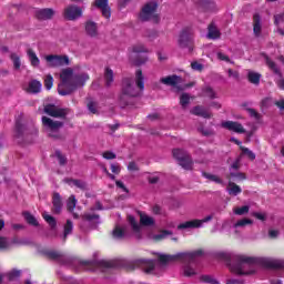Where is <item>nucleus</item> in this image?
Listing matches in <instances>:
<instances>
[{"label":"nucleus","instance_id":"nucleus-1","mask_svg":"<svg viewBox=\"0 0 284 284\" xmlns=\"http://www.w3.org/2000/svg\"><path fill=\"white\" fill-rule=\"evenodd\" d=\"M220 258L233 264H229L231 272L239 274V276H250L256 273L254 265H263L264 267H271L273 270H281L284 267L283 261L272 257H250L247 255H235L232 257L230 253H220Z\"/></svg>","mask_w":284,"mask_h":284},{"label":"nucleus","instance_id":"nucleus-2","mask_svg":"<svg viewBox=\"0 0 284 284\" xmlns=\"http://www.w3.org/2000/svg\"><path fill=\"white\" fill-rule=\"evenodd\" d=\"M61 83L58 85V92L61 97H68L72 92H77L79 88L85 85V81L90 80V75L85 72L74 73L72 68L63 69L60 73Z\"/></svg>","mask_w":284,"mask_h":284},{"label":"nucleus","instance_id":"nucleus-3","mask_svg":"<svg viewBox=\"0 0 284 284\" xmlns=\"http://www.w3.org/2000/svg\"><path fill=\"white\" fill-rule=\"evenodd\" d=\"M144 88L145 82L143 78V71L138 70L135 72V82L130 78H125L122 81V90L119 95L120 108H126V105H130V100L134 99V97H139Z\"/></svg>","mask_w":284,"mask_h":284},{"label":"nucleus","instance_id":"nucleus-4","mask_svg":"<svg viewBox=\"0 0 284 284\" xmlns=\"http://www.w3.org/2000/svg\"><path fill=\"white\" fill-rule=\"evenodd\" d=\"M202 254L203 250L182 252L174 255L160 254L159 261L162 265H166V263H175V261H186L187 263H194L196 258L201 257Z\"/></svg>","mask_w":284,"mask_h":284},{"label":"nucleus","instance_id":"nucleus-5","mask_svg":"<svg viewBox=\"0 0 284 284\" xmlns=\"http://www.w3.org/2000/svg\"><path fill=\"white\" fill-rule=\"evenodd\" d=\"M122 267H125L128 272H134V270H143L145 274H152L154 270V261L138 258V260H124L121 262Z\"/></svg>","mask_w":284,"mask_h":284},{"label":"nucleus","instance_id":"nucleus-6","mask_svg":"<svg viewBox=\"0 0 284 284\" xmlns=\"http://www.w3.org/2000/svg\"><path fill=\"white\" fill-rule=\"evenodd\" d=\"M156 10H159V3H156L155 1L144 4L139 14L140 21L159 23V21H161V16H159Z\"/></svg>","mask_w":284,"mask_h":284},{"label":"nucleus","instance_id":"nucleus-7","mask_svg":"<svg viewBox=\"0 0 284 284\" xmlns=\"http://www.w3.org/2000/svg\"><path fill=\"white\" fill-rule=\"evenodd\" d=\"M42 125L51 139L59 140L61 139V128H63V122L54 121L51 118L42 116Z\"/></svg>","mask_w":284,"mask_h":284},{"label":"nucleus","instance_id":"nucleus-8","mask_svg":"<svg viewBox=\"0 0 284 284\" xmlns=\"http://www.w3.org/2000/svg\"><path fill=\"white\" fill-rule=\"evenodd\" d=\"M160 83H162L163 85H169L173 88L174 92H183V90H186V88H192L193 85V84L181 85V83H183V79L176 74L161 78Z\"/></svg>","mask_w":284,"mask_h":284},{"label":"nucleus","instance_id":"nucleus-9","mask_svg":"<svg viewBox=\"0 0 284 284\" xmlns=\"http://www.w3.org/2000/svg\"><path fill=\"white\" fill-rule=\"evenodd\" d=\"M179 47L187 52H194V38L192 36V30L183 29L179 36L178 40Z\"/></svg>","mask_w":284,"mask_h":284},{"label":"nucleus","instance_id":"nucleus-10","mask_svg":"<svg viewBox=\"0 0 284 284\" xmlns=\"http://www.w3.org/2000/svg\"><path fill=\"white\" fill-rule=\"evenodd\" d=\"M131 63H133L134 65H143V63L148 62V57H139V54H141L142 52L148 53L150 52V50L148 48H145L144 44L138 43L134 44L131 48Z\"/></svg>","mask_w":284,"mask_h":284},{"label":"nucleus","instance_id":"nucleus-11","mask_svg":"<svg viewBox=\"0 0 284 284\" xmlns=\"http://www.w3.org/2000/svg\"><path fill=\"white\" fill-rule=\"evenodd\" d=\"M173 156L179 161V165H181L183 170H192L194 162L192 161L189 152L181 149H174Z\"/></svg>","mask_w":284,"mask_h":284},{"label":"nucleus","instance_id":"nucleus-12","mask_svg":"<svg viewBox=\"0 0 284 284\" xmlns=\"http://www.w3.org/2000/svg\"><path fill=\"white\" fill-rule=\"evenodd\" d=\"M39 131L34 126H28L22 124L20 121H17L16 123V138L17 139H23L24 141H28L30 136H37Z\"/></svg>","mask_w":284,"mask_h":284},{"label":"nucleus","instance_id":"nucleus-13","mask_svg":"<svg viewBox=\"0 0 284 284\" xmlns=\"http://www.w3.org/2000/svg\"><path fill=\"white\" fill-rule=\"evenodd\" d=\"M47 68H63L70 65V58L68 55L49 54L45 55Z\"/></svg>","mask_w":284,"mask_h":284},{"label":"nucleus","instance_id":"nucleus-14","mask_svg":"<svg viewBox=\"0 0 284 284\" xmlns=\"http://www.w3.org/2000/svg\"><path fill=\"white\" fill-rule=\"evenodd\" d=\"M62 17L67 21H77V19L83 17V9L77 4H69L63 9Z\"/></svg>","mask_w":284,"mask_h":284},{"label":"nucleus","instance_id":"nucleus-15","mask_svg":"<svg viewBox=\"0 0 284 284\" xmlns=\"http://www.w3.org/2000/svg\"><path fill=\"white\" fill-rule=\"evenodd\" d=\"M43 112L49 116H53V119H67L68 114H70V109H62L54 104H47L44 105Z\"/></svg>","mask_w":284,"mask_h":284},{"label":"nucleus","instance_id":"nucleus-16","mask_svg":"<svg viewBox=\"0 0 284 284\" xmlns=\"http://www.w3.org/2000/svg\"><path fill=\"white\" fill-rule=\"evenodd\" d=\"M54 14H57V11L52 8H44V9H38L34 12V18L38 21H50L54 19Z\"/></svg>","mask_w":284,"mask_h":284},{"label":"nucleus","instance_id":"nucleus-17","mask_svg":"<svg viewBox=\"0 0 284 284\" xmlns=\"http://www.w3.org/2000/svg\"><path fill=\"white\" fill-rule=\"evenodd\" d=\"M222 128L230 130V132H235L236 134H245V128L240 122L225 121L222 122Z\"/></svg>","mask_w":284,"mask_h":284},{"label":"nucleus","instance_id":"nucleus-18","mask_svg":"<svg viewBox=\"0 0 284 284\" xmlns=\"http://www.w3.org/2000/svg\"><path fill=\"white\" fill-rule=\"evenodd\" d=\"M93 6H95V8L101 10L104 19H110V17L112 16V11L110 9V6L108 4V0H95L93 2Z\"/></svg>","mask_w":284,"mask_h":284},{"label":"nucleus","instance_id":"nucleus-19","mask_svg":"<svg viewBox=\"0 0 284 284\" xmlns=\"http://www.w3.org/2000/svg\"><path fill=\"white\" fill-rule=\"evenodd\" d=\"M84 32L87 37H91L92 39L99 37V26L97 22L89 20L84 23Z\"/></svg>","mask_w":284,"mask_h":284},{"label":"nucleus","instance_id":"nucleus-20","mask_svg":"<svg viewBox=\"0 0 284 284\" xmlns=\"http://www.w3.org/2000/svg\"><path fill=\"white\" fill-rule=\"evenodd\" d=\"M45 256H48V258H50L51 261H58V263L65 264L70 262V258L68 256L58 251H48L45 252Z\"/></svg>","mask_w":284,"mask_h":284},{"label":"nucleus","instance_id":"nucleus-21","mask_svg":"<svg viewBox=\"0 0 284 284\" xmlns=\"http://www.w3.org/2000/svg\"><path fill=\"white\" fill-rule=\"evenodd\" d=\"M191 114L194 116H202V119H212V112H210L203 105H196L191 110Z\"/></svg>","mask_w":284,"mask_h":284},{"label":"nucleus","instance_id":"nucleus-22","mask_svg":"<svg viewBox=\"0 0 284 284\" xmlns=\"http://www.w3.org/2000/svg\"><path fill=\"white\" fill-rule=\"evenodd\" d=\"M52 205L53 214H61V210H63V200L59 193H53Z\"/></svg>","mask_w":284,"mask_h":284},{"label":"nucleus","instance_id":"nucleus-23","mask_svg":"<svg viewBox=\"0 0 284 284\" xmlns=\"http://www.w3.org/2000/svg\"><path fill=\"white\" fill-rule=\"evenodd\" d=\"M202 227L201 220H191L178 225V230H196Z\"/></svg>","mask_w":284,"mask_h":284},{"label":"nucleus","instance_id":"nucleus-24","mask_svg":"<svg viewBox=\"0 0 284 284\" xmlns=\"http://www.w3.org/2000/svg\"><path fill=\"white\" fill-rule=\"evenodd\" d=\"M226 179L229 182L232 181L234 183V181H245V179H247V175H245V173L243 172L230 170Z\"/></svg>","mask_w":284,"mask_h":284},{"label":"nucleus","instance_id":"nucleus-25","mask_svg":"<svg viewBox=\"0 0 284 284\" xmlns=\"http://www.w3.org/2000/svg\"><path fill=\"white\" fill-rule=\"evenodd\" d=\"M263 30V26L261 24V16L255 13L253 16V33L255 37H261V31Z\"/></svg>","mask_w":284,"mask_h":284},{"label":"nucleus","instance_id":"nucleus-26","mask_svg":"<svg viewBox=\"0 0 284 284\" xmlns=\"http://www.w3.org/2000/svg\"><path fill=\"white\" fill-rule=\"evenodd\" d=\"M41 81L39 80H31L29 82V87L27 89V91L29 92V94H39V92H41Z\"/></svg>","mask_w":284,"mask_h":284},{"label":"nucleus","instance_id":"nucleus-27","mask_svg":"<svg viewBox=\"0 0 284 284\" xmlns=\"http://www.w3.org/2000/svg\"><path fill=\"white\" fill-rule=\"evenodd\" d=\"M264 59H265V63L270 68V70H272L274 72V74H277V77H280V79H283V73L281 72V69H278V67L276 65V62L272 61V59H270V57H267V55H264Z\"/></svg>","mask_w":284,"mask_h":284},{"label":"nucleus","instance_id":"nucleus-28","mask_svg":"<svg viewBox=\"0 0 284 284\" xmlns=\"http://www.w3.org/2000/svg\"><path fill=\"white\" fill-rule=\"evenodd\" d=\"M207 30H209L207 39H213V40L221 39V31L219 30L216 24L214 23L209 24Z\"/></svg>","mask_w":284,"mask_h":284},{"label":"nucleus","instance_id":"nucleus-29","mask_svg":"<svg viewBox=\"0 0 284 284\" xmlns=\"http://www.w3.org/2000/svg\"><path fill=\"white\" fill-rule=\"evenodd\" d=\"M74 207H77V197L71 195L67 202V210L71 212L73 219H79V215L74 212Z\"/></svg>","mask_w":284,"mask_h":284},{"label":"nucleus","instance_id":"nucleus-30","mask_svg":"<svg viewBox=\"0 0 284 284\" xmlns=\"http://www.w3.org/2000/svg\"><path fill=\"white\" fill-rule=\"evenodd\" d=\"M227 192L230 196H239V194L243 192V189H241V186H239L236 183L230 181L227 185Z\"/></svg>","mask_w":284,"mask_h":284},{"label":"nucleus","instance_id":"nucleus-31","mask_svg":"<svg viewBox=\"0 0 284 284\" xmlns=\"http://www.w3.org/2000/svg\"><path fill=\"white\" fill-rule=\"evenodd\" d=\"M27 54L29 57V61L32 68H39L41 60H39V57H37V53L34 52V50L28 49Z\"/></svg>","mask_w":284,"mask_h":284},{"label":"nucleus","instance_id":"nucleus-32","mask_svg":"<svg viewBox=\"0 0 284 284\" xmlns=\"http://www.w3.org/2000/svg\"><path fill=\"white\" fill-rule=\"evenodd\" d=\"M104 80L106 88H110L114 83V71L108 67L104 70Z\"/></svg>","mask_w":284,"mask_h":284},{"label":"nucleus","instance_id":"nucleus-33","mask_svg":"<svg viewBox=\"0 0 284 284\" xmlns=\"http://www.w3.org/2000/svg\"><path fill=\"white\" fill-rule=\"evenodd\" d=\"M64 183H68V185H75L79 190H87L88 187V184L81 180L64 179Z\"/></svg>","mask_w":284,"mask_h":284},{"label":"nucleus","instance_id":"nucleus-34","mask_svg":"<svg viewBox=\"0 0 284 284\" xmlns=\"http://www.w3.org/2000/svg\"><path fill=\"white\" fill-rule=\"evenodd\" d=\"M83 221H88L89 223H95V225H99L101 221L99 220L100 216L97 213H84L82 216Z\"/></svg>","mask_w":284,"mask_h":284},{"label":"nucleus","instance_id":"nucleus-35","mask_svg":"<svg viewBox=\"0 0 284 284\" xmlns=\"http://www.w3.org/2000/svg\"><path fill=\"white\" fill-rule=\"evenodd\" d=\"M139 214L141 225H144L145 227L154 225V217L148 216L146 214H143L141 212Z\"/></svg>","mask_w":284,"mask_h":284},{"label":"nucleus","instance_id":"nucleus-36","mask_svg":"<svg viewBox=\"0 0 284 284\" xmlns=\"http://www.w3.org/2000/svg\"><path fill=\"white\" fill-rule=\"evenodd\" d=\"M82 265H100L101 267H116V263L105 262V261H101V262L85 261V262H82Z\"/></svg>","mask_w":284,"mask_h":284},{"label":"nucleus","instance_id":"nucleus-37","mask_svg":"<svg viewBox=\"0 0 284 284\" xmlns=\"http://www.w3.org/2000/svg\"><path fill=\"white\" fill-rule=\"evenodd\" d=\"M247 80L250 81V83H253V85H258V83H261V73L248 71Z\"/></svg>","mask_w":284,"mask_h":284},{"label":"nucleus","instance_id":"nucleus-38","mask_svg":"<svg viewBox=\"0 0 284 284\" xmlns=\"http://www.w3.org/2000/svg\"><path fill=\"white\" fill-rule=\"evenodd\" d=\"M197 132H200V134H202V136H214L215 132L212 129H206L205 125H203V123H199L197 125Z\"/></svg>","mask_w":284,"mask_h":284},{"label":"nucleus","instance_id":"nucleus-39","mask_svg":"<svg viewBox=\"0 0 284 284\" xmlns=\"http://www.w3.org/2000/svg\"><path fill=\"white\" fill-rule=\"evenodd\" d=\"M10 59L13 63V70H21V57L14 52H11Z\"/></svg>","mask_w":284,"mask_h":284},{"label":"nucleus","instance_id":"nucleus-40","mask_svg":"<svg viewBox=\"0 0 284 284\" xmlns=\"http://www.w3.org/2000/svg\"><path fill=\"white\" fill-rule=\"evenodd\" d=\"M112 237L121 241V239L125 237V231L121 226H115L112 231Z\"/></svg>","mask_w":284,"mask_h":284},{"label":"nucleus","instance_id":"nucleus-41","mask_svg":"<svg viewBox=\"0 0 284 284\" xmlns=\"http://www.w3.org/2000/svg\"><path fill=\"white\" fill-rule=\"evenodd\" d=\"M202 176H204V179H207L209 181H213V183H219L220 185H223V180H221L219 175H214L207 172H202Z\"/></svg>","mask_w":284,"mask_h":284},{"label":"nucleus","instance_id":"nucleus-42","mask_svg":"<svg viewBox=\"0 0 284 284\" xmlns=\"http://www.w3.org/2000/svg\"><path fill=\"white\" fill-rule=\"evenodd\" d=\"M129 225H131L133 232H141V225L136 222V219L132 215H128Z\"/></svg>","mask_w":284,"mask_h":284},{"label":"nucleus","instance_id":"nucleus-43","mask_svg":"<svg viewBox=\"0 0 284 284\" xmlns=\"http://www.w3.org/2000/svg\"><path fill=\"white\" fill-rule=\"evenodd\" d=\"M200 6L204 8V10H214L216 8V3L212 0H200Z\"/></svg>","mask_w":284,"mask_h":284},{"label":"nucleus","instance_id":"nucleus-44","mask_svg":"<svg viewBox=\"0 0 284 284\" xmlns=\"http://www.w3.org/2000/svg\"><path fill=\"white\" fill-rule=\"evenodd\" d=\"M10 240L6 236H0V251L6 252L10 250Z\"/></svg>","mask_w":284,"mask_h":284},{"label":"nucleus","instance_id":"nucleus-45","mask_svg":"<svg viewBox=\"0 0 284 284\" xmlns=\"http://www.w3.org/2000/svg\"><path fill=\"white\" fill-rule=\"evenodd\" d=\"M72 230H74V225L72 224V222L70 220L67 221L65 225H64V233H63V241H65V239H68L69 234H72Z\"/></svg>","mask_w":284,"mask_h":284},{"label":"nucleus","instance_id":"nucleus-46","mask_svg":"<svg viewBox=\"0 0 284 284\" xmlns=\"http://www.w3.org/2000/svg\"><path fill=\"white\" fill-rule=\"evenodd\" d=\"M180 105H182L183 110L190 105V93H182L180 95Z\"/></svg>","mask_w":284,"mask_h":284},{"label":"nucleus","instance_id":"nucleus-47","mask_svg":"<svg viewBox=\"0 0 284 284\" xmlns=\"http://www.w3.org/2000/svg\"><path fill=\"white\" fill-rule=\"evenodd\" d=\"M24 219L29 225H33L34 227L39 226V222L37 221V217L34 215L30 214L29 212L24 213Z\"/></svg>","mask_w":284,"mask_h":284},{"label":"nucleus","instance_id":"nucleus-48","mask_svg":"<svg viewBox=\"0 0 284 284\" xmlns=\"http://www.w3.org/2000/svg\"><path fill=\"white\" fill-rule=\"evenodd\" d=\"M184 276H196V270L192 265L186 264L183 268Z\"/></svg>","mask_w":284,"mask_h":284},{"label":"nucleus","instance_id":"nucleus-49","mask_svg":"<svg viewBox=\"0 0 284 284\" xmlns=\"http://www.w3.org/2000/svg\"><path fill=\"white\" fill-rule=\"evenodd\" d=\"M43 219L50 225L51 230L57 227V220L52 215L43 214Z\"/></svg>","mask_w":284,"mask_h":284},{"label":"nucleus","instance_id":"nucleus-50","mask_svg":"<svg viewBox=\"0 0 284 284\" xmlns=\"http://www.w3.org/2000/svg\"><path fill=\"white\" fill-rule=\"evenodd\" d=\"M200 281L202 283H209V284H220L219 281H216L212 275H202L200 277Z\"/></svg>","mask_w":284,"mask_h":284},{"label":"nucleus","instance_id":"nucleus-51","mask_svg":"<svg viewBox=\"0 0 284 284\" xmlns=\"http://www.w3.org/2000/svg\"><path fill=\"white\" fill-rule=\"evenodd\" d=\"M52 85H54V78H52V74H48L44 78V88L47 90H52Z\"/></svg>","mask_w":284,"mask_h":284},{"label":"nucleus","instance_id":"nucleus-52","mask_svg":"<svg viewBox=\"0 0 284 284\" xmlns=\"http://www.w3.org/2000/svg\"><path fill=\"white\" fill-rule=\"evenodd\" d=\"M87 108L91 111L92 114H97L99 104L94 102L92 99L89 100Z\"/></svg>","mask_w":284,"mask_h":284},{"label":"nucleus","instance_id":"nucleus-53","mask_svg":"<svg viewBox=\"0 0 284 284\" xmlns=\"http://www.w3.org/2000/svg\"><path fill=\"white\" fill-rule=\"evenodd\" d=\"M252 223L254 222L250 219H242L234 224V227H245L246 225H252Z\"/></svg>","mask_w":284,"mask_h":284},{"label":"nucleus","instance_id":"nucleus-54","mask_svg":"<svg viewBox=\"0 0 284 284\" xmlns=\"http://www.w3.org/2000/svg\"><path fill=\"white\" fill-rule=\"evenodd\" d=\"M250 212V206L244 205L242 207L234 209V214L237 216H243V214H247Z\"/></svg>","mask_w":284,"mask_h":284},{"label":"nucleus","instance_id":"nucleus-55","mask_svg":"<svg viewBox=\"0 0 284 284\" xmlns=\"http://www.w3.org/2000/svg\"><path fill=\"white\" fill-rule=\"evenodd\" d=\"M172 235L170 231H162L160 234L153 236L154 241H163V239H168V236Z\"/></svg>","mask_w":284,"mask_h":284},{"label":"nucleus","instance_id":"nucleus-56","mask_svg":"<svg viewBox=\"0 0 284 284\" xmlns=\"http://www.w3.org/2000/svg\"><path fill=\"white\" fill-rule=\"evenodd\" d=\"M241 150L243 152V154H245L246 156H248V159L251 161H254V159H256V154H254V152H252V150L245 148V146H241Z\"/></svg>","mask_w":284,"mask_h":284},{"label":"nucleus","instance_id":"nucleus-57","mask_svg":"<svg viewBox=\"0 0 284 284\" xmlns=\"http://www.w3.org/2000/svg\"><path fill=\"white\" fill-rule=\"evenodd\" d=\"M55 156H57L60 165H65L68 163V158H65V155L61 154V151H55Z\"/></svg>","mask_w":284,"mask_h":284},{"label":"nucleus","instance_id":"nucleus-58","mask_svg":"<svg viewBox=\"0 0 284 284\" xmlns=\"http://www.w3.org/2000/svg\"><path fill=\"white\" fill-rule=\"evenodd\" d=\"M19 276H21V271H19V270H13L8 273L9 281H14V280L19 278Z\"/></svg>","mask_w":284,"mask_h":284},{"label":"nucleus","instance_id":"nucleus-59","mask_svg":"<svg viewBox=\"0 0 284 284\" xmlns=\"http://www.w3.org/2000/svg\"><path fill=\"white\" fill-rule=\"evenodd\" d=\"M204 92L206 93V97H209V99H216V92H214V89H212L211 87L204 88Z\"/></svg>","mask_w":284,"mask_h":284},{"label":"nucleus","instance_id":"nucleus-60","mask_svg":"<svg viewBox=\"0 0 284 284\" xmlns=\"http://www.w3.org/2000/svg\"><path fill=\"white\" fill-rule=\"evenodd\" d=\"M217 59L220 61H225L226 63H234L233 61L230 60V57H227L223 52H217Z\"/></svg>","mask_w":284,"mask_h":284},{"label":"nucleus","instance_id":"nucleus-61","mask_svg":"<svg viewBox=\"0 0 284 284\" xmlns=\"http://www.w3.org/2000/svg\"><path fill=\"white\" fill-rule=\"evenodd\" d=\"M103 159H106L108 161H112V159H116V154H114V152L112 151H105L102 154Z\"/></svg>","mask_w":284,"mask_h":284},{"label":"nucleus","instance_id":"nucleus-62","mask_svg":"<svg viewBox=\"0 0 284 284\" xmlns=\"http://www.w3.org/2000/svg\"><path fill=\"white\" fill-rule=\"evenodd\" d=\"M192 70H195L197 72H203V64L199 63L197 61L191 63Z\"/></svg>","mask_w":284,"mask_h":284},{"label":"nucleus","instance_id":"nucleus-63","mask_svg":"<svg viewBox=\"0 0 284 284\" xmlns=\"http://www.w3.org/2000/svg\"><path fill=\"white\" fill-rule=\"evenodd\" d=\"M128 170L129 172H139V165L136 164V162H129Z\"/></svg>","mask_w":284,"mask_h":284},{"label":"nucleus","instance_id":"nucleus-64","mask_svg":"<svg viewBox=\"0 0 284 284\" xmlns=\"http://www.w3.org/2000/svg\"><path fill=\"white\" fill-rule=\"evenodd\" d=\"M227 74H229L230 78L235 79V81H239V77H240L239 71H234L232 69H229Z\"/></svg>","mask_w":284,"mask_h":284}]
</instances>
